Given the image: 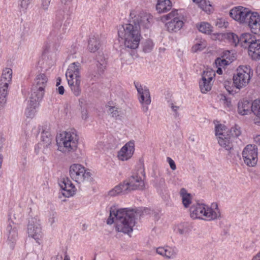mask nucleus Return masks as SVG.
Masks as SVG:
<instances>
[{
    "instance_id": "f257e3e1",
    "label": "nucleus",
    "mask_w": 260,
    "mask_h": 260,
    "mask_svg": "<svg viewBox=\"0 0 260 260\" xmlns=\"http://www.w3.org/2000/svg\"><path fill=\"white\" fill-rule=\"evenodd\" d=\"M136 212L134 209L122 208L116 210L111 208L110 216L107 220L108 224L115 223L118 232L129 234L133 231L136 223Z\"/></svg>"
},
{
    "instance_id": "f03ea898",
    "label": "nucleus",
    "mask_w": 260,
    "mask_h": 260,
    "mask_svg": "<svg viewBox=\"0 0 260 260\" xmlns=\"http://www.w3.org/2000/svg\"><path fill=\"white\" fill-rule=\"evenodd\" d=\"M118 37L124 40L125 48L135 49L138 48L140 41V26L132 22L119 26Z\"/></svg>"
},
{
    "instance_id": "7ed1b4c3",
    "label": "nucleus",
    "mask_w": 260,
    "mask_h": 260,
    "mask_svg": "<svg viewBox=\"0 0 260 260\" xmlns=\"http://www.w3.org/2000/svg\"><path fill=\"white\" fill-rule=\"evenodd\" d=\"M58 150L66 153L74 152L77 150L79 136L77 131L73 129L64 131L57 135L56 138Z\"/></svg>"
},
{
    "instance_id": "20e7f679",
    "label": "nucleus",
    "mask_w": 260,
    "mask_h": 260,
    "mask_svg": "<svg viewBox=\"0 0 260 260\" xmlns=\"http://www.w3.org/2000/svg\"><path fill=\"white\" fill-rule=\"evenodd\" d=\"M190 216L193 219L204 218L207 220H215L220 216L219 209L216 203L212 204L211 207L204 204L193 205L190 208Z\"/></svg>"
},
{
    "instance_id": "39448f33",
    "label": "nucleus",
    "mask_w": 260,
    "mask_h": 260,
    "mask_svg": "<svg viewBox=\"0 0 260 260\" xmlns=\"http://www.w3.org/2000/svg\"><path fill=\"white\" fill-rule=\"evenodd\" d=\"M81 64L78 62L71 63L66 73L68 84L73 94L78 96L81 93L80 70Z\"/></svg>"
},
{
    "instance_id": "423d86ee",
    "label": "nucleus",
    "mask_w": 260,
    "mask_h": 260,
    "mask_svg": "<svg viewBox=\"0 0 260 260\" xmlns=\"http://www.w3.org/2000/svg\"><path fill=\"white\" fill-rule=\"evenodd\" d=\"M48 82V78L44 73L38 74L35 78V84L31 89L30 96V103L36 106L42 99L45 92V88Z\"/></svg>"
},
{
    "instance_id": "0eeeda50",
    "label": "nucleus",
    "mask_w": 260,
    "mask_h": 260,
    "mask_svg": "<svg viewBox=\"0 0 260 260\" xmlns=\"http://www.w3.org/2000/svg\"><path fill=\"white\" fill-rule=\"evenodd\" d=\"M71 178L78 184L86 183L91 181V173L80 164H74L69 169Z\"/></svg>"
},
{
    "instance_id": "6e6552de",
    "label": "nucleus",
    "mask_w": 260,
    "mask_h": 260,
    "mask_svg": "<svg viewBox=\"0 0 260 260\" xmlns=\"http://www.w3.org/2000/svg\"><path fill=\"white\" fill-rule=\"evenodd\" d=\"M251 75H252V71L249 66L239 67L237 69V73L233 76V84L238 90H240L248 84Z\"/></svg>"
},
{
    "instance_id": "1a4fd4ad",
    "label": "nucleus",
    "mask_w": 260,
    "mask_h": 260,
    "mask_svg": "<svg viewBox=\"0 0 260 260\" xmlns=\"http://www.w3.org/2000/svg\"><path fill=\"white\" fill-rule=\"evenodd\" d=\"M177 10H173L169 14L164 16L162 20H169L166 24L167 29L169 32H177L183 27L184 25L183 16L179 14Z\"/></svg>"
},
{
    "instance_id": "9d476101",
    "label": "nucleus",
    "mask_w": 260,
    "mask_h": 260,
    "mask_svg": "<svg viewBox=\"0 0 260 260\" xmlns=\"http://www.w3.org/2000/svg\"><path fill=\"white\" fill-rule=\"evenodd\" d=\"M12 70L10 68L3 70L0 79V109L3 107L7 101L8 88L12 83Z\"/></svg>"
},
{
    "instance_id": "9b49d317",
    "label": "nucleus",
    "mask_w": 260,
    "mask_h": 260,
    "mask_svg": "<svg viewBox=\"0 0 260 260\" xmlns=\"http://www.w3.org/2000/svg\"><path fill=\"white\" fill-rule=\"evenodd\" d=\"M244 163L248 167H254L257 162V148L255 145H248L243 150Z\"/></svg>"
},
{
    "instance_id": "f8f14e48",
    "label": "nucleus",
    "mask_w": 260,
    "mask_h": 260,
    "mask_svg": "<svg viewBox=\"0 0 260 260\" xmlns=\"http://www.w3.org/2000/svg\"><path fill=\"white\" fill-rule=\"evenodd\" d=\"M27 232L29 237L34 238L36 242L40 244L42 238V229L40 220L37 217L30 218L28 221Z\"/></svg>"
},
{
    "instance_id": "ddd939ff",
    "label": "nucleus",
    "mask_w": 260,
    "mask_h": 260,
    "mask_svg": "<svg viewBox=\"0 0 260 260\" xmlns=\"http://www.w3.org/2000/svg\"><path fill=\"white\" fill-rule=\"evenodd\" d=\"M251 11L242 6H237L230 10V16L236 21L241 24H244L246 22Z\"/></svg>"
},
{
    "instance_id": "4468645a",
    "label": "nucleus",
    "mask_w": 260,
    "mask_h": 260,
    "mask_svg": "<svg viewBox=\"0 0 260 260\" xmlns=\"http://www.w3.org/2000/svg\"><path fill=\"white\" fill-rule=\"evenodd\" d=\"M124 187L126 188L128 193L131 190L136 189L142 190L144 188V182L139 173L132 175L128 180L124 181Z\"/></svg>"
},
{
    "instance_id": "2eb2a0df",
    "label": "nucleus",
    "mask_w": 260,
    "mask_h": 260,
    "mask_svg": "<svg viewBox=\"0 0 260 260\" xmlns=\"http://www.w3.org/2000/svg\"><path fill=\"white\" fill-rule=\"evenodd\" d=\"M246 42L245 45L248 46V54L252 59L260 60V39L252 38L250 34V39Z\"/></svg>"
},
{
    "instance_id": "dca6fc26",
    "label": "nucleus",
    "mask_w": 260,
    "mask_h": 260,
    "mask_svg": "<svg viewBox=\"0 0 260 260\" xmlns=\"http://www.w3.org/2000/svg\"><path fill=\"white\" fill-rule=\"evenodd\" d=\"M133 13H131L130 16L132 18V22L138 24L140 26V29L141 27L144 28H148L150 27L153 16L149 13H142L139 15H134Z\"/></svg>"
},
{
    "instance_id": "f3484780",
    "label": "nucleus",
    "mask_w": 260,
    "mask_h": 260,
    "mask_svg": "<svg viewBox=\"0 0 260 260\" xmlns=\"http://www.w3.org/2000/svg\"><path fill=\"white\" fill-rule=\"evenodd\" d=\"M244 24L248 25L253 34L260 35V16L258 13L251 12Z\"/></svg>"
},
{
    "instance_id": "a211bd4d",
    "label": "nucleus",
    "mask_w": 260,
    "mask_h": 260,
    "mask_svg": "<svg viewBox=\"0 0 260 260\" xmlns=\"http://www.w3.org/2000/svg\"><path fill=\"white\" fill-rule=\"evenodd\" d=\"M134 143L129 141L126 143L118 152V157L119 159L124 161L129 159L134 152Z\"/></svg>"
},
{
    "instance_id": "6ab92c4d",
    "label": "nucleus",
    "mask_w": 260,
    "mask_h": 260,
    "mask_svg": "<svg viewBox=\"0 0 260 260\" xmlns=\"http://www.w3.org/2000/svg\"><path fill=\"white\" fill-rule=\"evenodd\" d=\"M213 75H214V74L212 71H204L202 80L200 82V88L202 93H206L211 90Z\"/></svg>"
},
{
    "instance_id": "aec40b11",
    "label": "nucleus",
    "mask_w": 260,
    "mask_h": 260,
    "mask_svg": "<svg viewBox=\"0 0 260 260\" xmlns=\"http://www.w3.org/2000/svg\"><path fill=\"white\" fill-rule=\"evenodd\" d=\"M135 86L140 95L139 102L142 105H149L151 100L149 90L146 87L143 88L142 86L138 82H135Z\"/></svg>"
},
{
    "instance_id": "412c9836",
    "label": "nucleus",
    "mask_w": 260,
    "mask_h": 260,
    "mask_svg": "<svg viewBox=\"0 0 260 260\" xmlns=\"http://www.w3.org/2000/svg\"><path fill=\"white\" fill-rule=\"evenodd\" d=\"M226 38L229 41L235 46L240 43L242 46L246 47L245 44L250 39V34L245 33L239 38L238 36L233 32H229L226 34Z\"/></svg>"
},
{
    "instance_id": "4be33fe9",
    "label": "nucleus",
    "mask_w": 260,
    "mask_h": 260,
    "mask_svg": "<svg viewBox=\"0 0 260 260\" xmlns=\"http://www.w3.org/2000/svg\"><path fill=\"white\" fill-rule=\"evenodd\" d=\"M8 243L11 248H13L18 238L17 226L14 223H10L7 227Z\"/></svg>"
},
{
    "instance_id": "5701e85b",
    "label": "nucleus",
    "mask_w": 260,
    "mask_h": 260,
    "mask_svg": "<svg viewBox=\"0 0 260 260\" xmlns=\"http://www.w3.org/2000/svg\"><path fill=\"white\" fill-rule=\"evenodd\" d=\"M156 252L166 258L171 259L176 257L177 254V250L175 247L166 246L157 248Z\"/></svg>"
},
{
    "instance_id": "b1692460",
    "label": "nucleus",
    "mask_w": 260,
    "mask_h": 260,
    "mask_svg": "<svg viewBox=\"0 0 260 260\" xmlns=\"http://www.w3.org/2000/svg\"><path fill=\"white\" fill-rule=\"evenodd\" d=\"M217 133L219 134L218 130H217ZM219 134L221 136L218 137V144L221 147L230 152L233 147V141L234 139L231 136H229L228 134H226L225 135H222L220 133Z\"/></svg>"
},
{
    "instance_id": "393cba45",
    "label": "nucleus",
    "mask_w": 260,
    "mask_h": 260,
    "mask_svg": "<svg viewBox=\"0 0 260 260\" xmlns=\"http://www.w3.org/2000/svg\"><path fill=\"white\" fill-rule=\"evenodd\" d=\"M238 111L242 115H247L253 112V102L251 103L247 100H242L238 104Z\"/></svg>"
},
{
    "instance_id": "a878e982",
    "label": "nucleus",
    "mask_w": 260,
    "mask_h": 260,
    "mask_svg": "<svg viewBox=\"0 0 260 260\" xmlns=\"http://www.w3.org/2000/svg\"><path fill=\"white\" fill-rule=\"evenodd\" d=\"M67 32V31L62 26V22L60 20H57L55 22L53 25V29L50 32V36L53 37H56L57 39H62L63 35Z\"/></svg>"
},
{
    "instance_id": "bb28decb",
    "label": "nucleus",
    "mask_w": 260,
    "mask_h": 260,
    "mask_svg": "<svg viewBox=\"0 0 260 260\" xmlns=\"http://www.w3.org/2000/svg\"><path fill=\"white\" fill-rule=\"evenodd\" d=\"M172 7L170 0H158L156 5V9L159 13H166L170 11Z\"/></svg>"
},
{
    "instance_id": "cd10ccee",
    "label": "nucleus",
    "mask_w": 260,
    "mask_h": 260,
    "mask_svg": "<svg viewBox=\"0 0 260 260\" xmlns=\"http://www.w3.org/2000/svg\"><path fill=\"white\" fill-rule=\"evenodd\" d=\"M101 46L100 39L98 35H92L88 40V48L91 52L96 51Z\"/></svg>"
},
{
    "instance_id": "c85d7f7f",
    "label": "nucleus",
    "mask_w": 260,
    "mask_h": 260,
    "mask_svg": "<svg viewBox=\"0 0 260 260\" xmlns=\"http://www.w3.org/2000/svg\"><path fill=\"white\" fill-rule=\"evenodd\" d=\"M127 190L124 187V182L120 183L119 185L116 186L114 188L109 191L108 194L110 196L114 197L119 194L120 193H127Z\"/></svg>"
},
{
    "instance_id": "c756f323",
    "label": "nucleus",
    "mask_w": 260,
    "mask_h": 260,
    "mask_svg": "<svg viewBox=\"0 0 260 260\" xmlns=\"http://www.w3.org/2000/svg\"><path fill=\"white\" fill-rule=\"evenodd\" d=\"M180 193L184 206L186 208L188 207L191 203L190 194L187 193L186 190L183 188L181 189Z\"/></svg>"
},
{
    "instance_id": "7c9ffc66",
    "label": "nucleus",
    "mask_w": 260,
    "mask_h": 260,
    "mask_svg": "<svg viewBox=\"0 0 260 260\" xmlns=\"http://www.w3.org/2000/svg\"><path fill=\"white\" fill-rule=\"evenodd\" d=\"M197 27L200 31L206 34H210L212 31V27L207 22H201L200 24L197 25Z\"/></svg>"
},
{
    "instance_id": "2f4dec72",
    "label": "nucleus",
    "mask_w": 260,
    "mask_h": 260,
    "mask_svg": "<svg viewBox=\"0 0 260 260\" xmlns=\"http://www.w3.org/2000/svg\"><path fill=\"white\" fill-rule=\"evenodd\" d=\"M199 4V7L206 13H210L213 10V8L210 2H207L205 0H202L197 3Z\"/></svg>"
},
{
    "instance_id": "473e14b6",
    "label": "nucleus",
    "mask_w": 260,
    "mask_h": 260,
    "mask_svg": "<svg viewBox=\"0 0 260 260\" xmlns=\"http://www.w3.org/2000/svg\"><path fill=\"white\" fill-rule=\"evenodd\" d=\"M42 139L44 146L48 148L51 144L52 137L49 132L43 131L42 132Z\"/></svg>"
},
{
    "instance_id": "72a5a7b5",
    "label": "nucleus",
    "mask_w": 260,
    "mask_h": 260,
    "mask_svg": "<svg viewBox=\"0 0 260 260\" xmlns=\"http://www.w3.org/2000/svg\"><path fill=\"white\" fill-rule=\"evenodd\" d=\"M230 53V52L229 51H226L224 55L222 56V58H217L215 60V63L217 66L219 67H224L227 65L229 64L231 61L230 60H228L224 58V56L229 55Z\"/></svg>"
},
{
    "instance_id": "f704fd0d",
    "label": "nucleus",
    "mask_w": 260,
    "mask_h": 260,
    "mask_svg": "<svg viewBox=\"0 0 260 260\" xmlns=\"http://www.w3.org/2000/svg\"><path fill=\"white\" fill-rule=\"evenodd\" d=\"M67 187V188H61L63 196L69 198L75 194L76 189L74 185L68 186Z\"/></svg>"
},
{
    "instance_id": "c9c22d12",
    "label": "nucleus",
    "mask_w": 260,
    "mask_h": 260,
    "mask_svg": "<svg viewBox=\"0 0 260 260\" xmlns=\"http://www.w3.org/2000/svg\"><path fill=\"white\" fill-rule=\"evenodd\" d=\"M224 86L227 91L231 94H234L237 93V88L231 82L226 81L224 82Z\"/></svg>"
},
{
    "instance_id": "e433bc0d",
    "label": "nucleus",
    "mask_w": 260,
    "mask_h": 260,
    "mask_svg": "<svg viewBox=\"0 0 260 260\" xmlns=\"http://www.w3.org/2000/svg\"><path fill=\"white\" fill-rule=\"evenodd\" d=\"M253 113L260 118V99H256L253 102Z\"/></svg>"
},
{
    "instance_id": "4c0bfd02",
    "label": "nucleus",
    "mask_w": 260,
    "mask_h": 260,
    "mask_svg": "<svg viewBox=\"0 0 260 260\" xmlns=\"http://www.w3.org/2000/svg\"><path fill=\"white\" fill-rule=\"evenodd\" d=\"M241 133L240 127L236 125L235 127H232L230 129L229 134H228L229 135V136H231V138H232L234 140L235 138H237L239 136H240L241 135Z\"/></svg>"
},
{
    "instance_id": "58836bf2",
    "label": "nucleus",
    "mask_w": 260,
    "mask_h": 260,
    "mask_svg": "<svg viewBox=\"0 0 260 260\" xmlns=\"http://www.w3.org/2000/svg\"><path fill=\"white\" fill-rule=\"evenodd\" d=\"M206 42L205 40H200L192 47V50L194 52L201 51L206 47Z\"/></svg>"
},
{
    "instance_id": "ea45409f",
    "label": "nucleus",
    "mask_w": 260,
    "mask_h": 260,
    "mask_svg": "<svg viewBox=\"0 0 260 260\" xmlns=\"http://www.w3.org/2000/svg\"><path fill=\"white\" fill-rule=\"evenodd\" d=\"M226 129H227V128L226 127V126L221 124H219L216 125V126H215V135H216V136H217L218 137L221 136L219 134L217 133V130H218L219 133H220L221 134H222V135H226V134H228V131H226Z\"/></svg>"
},
{
    "instance_id": "a19ab883",
    "label": "nucleus",
    "mask_w": 260,
    "mask_h": 260,
    "mask_svg": "<svg viewBox=\"0 0 260 260\" xmlns=\"http://www.w3.org/2000/svg\"><path fill=\"white\" fill-rule=\"evenodd\" d=\"M153 43L150 40H146L143 44V50L145 53L150 52L153 49Z\"/></svg>"
},
{
    "instance_id": "79ce46f5",
    "label": "nucleus",
    "mask_w": 260,
    "mask_h": 260,
    "mask_svg": "<svg viewBox=\"0 0 260 260\" xmlns=\"http://www.w3.org/2000/svg\"><path fill=\"white\" fill-rule=\"evenodd\" d=\"M59 184L61 188H67L68 186L73 185L71 181L68 177L63 178Z\"/></svg>"
},
{
    "instance_id": "37998d69",
    "label": "nucleus",
    "mask_w": 260,
    "mask_h": 260,
    "mask_svg": "<svg viewBox=\"0 0 260 260\" xmlns=\"http://www.w3.org/2000/svg\"><path fill=\"white\" fill-rule=\"evenodd\" d=\"M220 102L224 107L230 108L231 107V102L230 99L227 98L224 94L220 95Z\"/></svg>"
},
{
    "instance_id": "c03bdc74",
    "label": "nucleus",
    "mask_w": 260,
    "mask_h": 260,
    "mask_svg": "<svg viewBox=\"0 0 260 260\" xmlns=\"http://www.w3.org/2000/svg\"><path fill=\"white\" fill-rule=\"evenodd\" d=\"M29 102H30V99L29 98ZM39 103H37V104L36 106H33L31 105V103H29V105L30 106V108H27L25 111V115L27 117H32L35 114V108L37 106Z\"/></svg>"
},
{
    "instance_id": "a18cd8bd",
    "label": "nucleus",
    "mask_w": 260,
    "mask_h": 260,
    "mask_svg": "<svg viewBox=\"0 0 260 260\" xmlns=\"http://www.w3.org/2000/svg\"><path fill=\"white\" fill-rule=\"evenodd\" d=\"M177 231L180 235H185L187 234L188 232L187 225L184 223L180 224L177 229Z\"/></svg>"
},
{
    "instance_id": "49530a36",
    "label": "nucleus",
    "mask_w": 260,
    "mask_h": 260,
    "mask_svg": "<svg viewBox=\"0 0 260 260\" xmlns=\"http://www.w3.org/2000/svg\"><path fill=\"white\" fill-rule=\"evenodd\" d=\"M31 0H20L19 6L22 11H25L30 3Z\"/></svg>"
},
{
    "instance_id": "de8ad7c7",
    "label": "nucleus",
    "mask_w": 260,
    "mask_h": 260,
    "mask_svg": "<svg viewBox=\"0 0 260 260\" xmlns=\"http://www.w3.org/2000/svg\"><path fill=\"white\" fill-rule=\"evenodd\" d=\"M109 112L114 117H116L119 115L118 108L115 107H110L109 109Z\"/></svg>"
},
{
    "instance_id": "09e8293b",
    "label": "nucleus",
    "mask_w": 260,
    "mask_h": 260,
    "mask_svg": "<svg viewBox=\"0 0 260 260\" xmlns=\"http://www.w3.org/2000/svg\"><path fill=\"white\" fill-rule=\"evenodd\" d=\"M228 25V22L225 23V22L223 21L221 19H218L217 20L216 22V25L218 26V27H226V26Z\"/></svg>"
},
{
    "instance_id": "8fccbe9b",
    "label": "nucleus",
    "mask_w": 260,
    "mask_h": 260,
    "mask_svg": "<svg viewBox=\"0 0 260 260\" xmlns=\"http://www.w3.org/2000/svg\"><path fill=\"white\" fill-rule=\"evenodd\" d=\"M51 0H42V7L44 10H48Z\"/></svg>"
},
{
    "instance_id": "3c124183",
    "label": "nucleus",
    "mask_w": 260,
    "mask_h": 260,
    "mask_svg": "<svg viewBox=\"0 0 260 260\" xmlns=\"http://www.w3.org/2000/svg\"><path fill=\"white\" fill-rule=\"evenodd\" d=\"M167 161L170 165V168L172 170L176 169V166L174 161L170 157H167Z\"/></svg>"
},
{
    "instance_id": "603ef678",
    "label": "nucleus",
    "mask_w": 260,
    "mask_h": 260,
    "mask_svg": "<svg viewBox=\"0 0 260 260\" xmlns=\"http://www.w3.org/2000/svg\"><path fill=\"white\" fill-rule=\"evenodd\" d=\"M171 108H172V110L175 112V116L177 117L179 115V113L178 112V110L179 109V107L177 106H175L174 105V104L171 103Z\"/></svg>"
},
{
    "instance_id": "864d4df0",
    "label": "nucleus",
    "mask_w": 260,
    "mask_h": 260,
    "mask_svg": "<svg viewBox=\"0 0 260 260\" xmlns=\"http://www.w3.org/2000/svg\"><path fill=\"white\" fill-rule=\"evenodd\" d=\"M71 25V23L70 20H67L63 25H62V27L63 28L67 31V32L69 30L70 26Z\"/></svg>"
},
{
    "instance_id": "5fc2aeb1",
    "label": "nucleus",
    "mask_w": 260,
    "mask_h": 260,
    "mask_svg": "<svg viewBox=\"0 0 260 260\" xmlns=\"http://www.w3.org/2000/svg\"><path fill=\"white\" fill-rule=\"evenodd\" d=\"M56 91L59 94L62 95L64 92V88L63 86H58L56 88Z\"/></svg>"
},
{
    "instance_id": "6e6d98bb",
    "label": "nucleus",
    "mask_w": 260,
    "mask_h": 260,
    "mask_svg": "<svg viewBox=\"0 0 260 260\" xmlns=\"http://www.w3.org/2000/svg\"><path fill=\"white\" fill-rule=\"evenodd\" d=\"M55 214L53 213L51 217L49 218V222L51 224H52L55 222Z\"/></svg>"
},
{
    "instance_id": "4d7b16f0",
    "label": "nucleus",
    "mask_w": 260,
    "mask_h": 260,
    "mask_svg": "<svg viewBox=\"0 0 260 260\" xmlns=\"http://www.w3.org/2000/svg\"><path fill=\"white\" fill-rule=\"evenodd\" d=\"M254 141L256 144L259 145L260 144V135H257L255 137H254Z\"/></svg>"
},
{
    "instance_id": "13d9d810",
    "label": "nucleus",
    "mask_w": 260,
    "mask_h": 260,
    "mask_svg": "<svg viewBox=\"0 0 260 260\" xmlns=\"http://www.w3.org/2000/svg\"><path fill=\"white\" fill-rule=\"evenodd\" d=\"M79 102L81 107H82L85 104L86 101L84 98H80L79 100Z\"/></svg>"
},
{
    "instance_id": "bf43d9fd",
    "label": "nucleus",
    "mask_w": 260,
    "mask_h": 260,
    "mask_svg": "<svg viewBox=\"0 0 260 260\" xmlns=\"http://www.w3.org/2000/svg\"><path fill=\"white\" fill-rule=\"evenodd\" d=\"M252 260H260V252L259 251L255 255L253 256Z\"/></svg>"
},
{
    "instance_id": "052dcab7",
    "label": "nucleus",
    "mask_w": 260,
    "mask_h": 260,
    "mask_svg": "<svg viewBox=\"0 0 260 260\" xmlns=\"http://www.w3.org/2000/svg\"><path fill=\"white\" fill-rule=\"evenodd\" d=\"M2 147H0V169L1 168L2 164L3 162V155L2 154Z\"/></svg>"
},
{
    "instance_id": "680f3d73",
    "label": "nucleus",
    "mask_w": 260,
    "mask_h": 260,
    "mask_svg": "<svg viewBox=\"0 0 260 260\" xmlns=\"http://www.w3.org/2000/svg\"><path fill=\"white\" fill-rule=\"evenodd\" d=\"M82 118L84 119H86L87 118V114L86 110H85V111H82Z\"/></svg>"
},
{
    "instance_id": "e2e57ef3",
    "label": "nucleus",
    "mask_w": 260,
    "mask_h": 260,
    "mask_svg": "<svg viewBox=\"0 0 260 260\" xmlns=\"http://www.w3.org/2000/svg\"><path fill=\"white\" fill-rule=\"evenodd\" d=\"M143 106V111L144 112H146L148 110V105H142Z\"/></svg>"
},
{
    "instance_id": "0e129e2a",
    "label": "nucleus",
    "mask_w": 260,
    "mask_h": 260,
    "mask_svg": "<svg viewBox=\"0 0 260 260\" xmlns=\"http://www.w3.org/2000/svg\"><path fill=\"white\" fill-rule=\"evenodd\" d=\"M72 0H61V2L62 4H63L64 5L67 4L68 2H71Z\"/></svg>"
},
{
    "instance_id": "69168bd1",
    "label": "nucleus",
    "mask_w": 260,
    "mask_h": 260,
    "mask_svg": "<svg viewBox=\"0 0 260 260\" xmlns=\"http://www.w3.org/2000/svg\"><path fill=\"white\" fill-rule=\"evenodd\" d=\"M217 73L219 74V75H221L222 74V70L221 69V68H218L217 71H216Z\"/></svg>"
},
{
    "instance_id": "338daca9",
    "label": "nucleus",
    "mask_w": 260,
    "mask_h": 260,
    "mask_svg": "<svg viewBox=\"0 0 260 260\" xmlns=\"http://www.w3.org/2000/svg\"><path fill=\"white\" fill-rule=\"evenodd\" d=\"M60 83H61V79L60 78H58L57 79L56 86H58L60 84Z\"/></svg>"
},
{
    "instance_id": "774afa93",
    "label": "nucleus",
    "mask_w": 260,
    "mask_h": 260,
    "mask_svg": "<svg viewBox=\"0 0 260 260\" xmlns=\"http://www.w3.org/2000/svg\"><path fill=\"white\" fill-rule=\"evenodd\" d=\"M139 172L144 176L145 177V173H144V169H140L139 170Z\"/></svg>"
}]
</instances>
